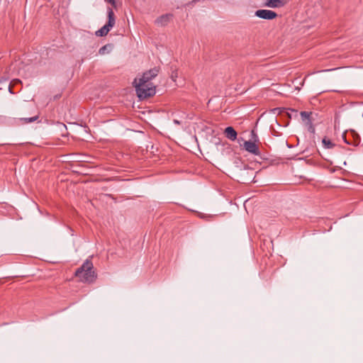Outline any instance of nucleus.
<instances>
[{
  "label": "nucleus",
  "mask_w": 363,
  "mask_h": 363,
  "mask_svg": "<svg viewBox=\"0 0 363 363\" xmlns=\"http://www.w3.org/2000/svg\"><path fill=\"white\" fill-rule=\"evenodd\" d=\"M93 269V263L90 259H87L82 265L76 270L74 275L82 282L93 283L96 279V274Z\"/></svg>",
  "instance_id": "obj_1"
},
{
  "label": "nucleus",
  "mask_w": 363,
  "mask_h": 363,
  "mask_svg": "<svg viewBox=\"0 0 363 363\" xmlns=\"http://www.w3.org/2000/svg\"><path fill=\"white\" fill-rule=\"evenodd\" d=\"M24 116L17 118L18 124L24 125L37 121L39 115L37 113L35 106L32 104H26L21 107Z\"/></svg>",
  "instance_id": "obj_2"
},
{
  "label": "nucleus",
  "mask_w": 363,
  "mask_h": 363,
  "mask_svg": "<svg viewBox=\"0 0 363 363\" xmlns=\"http://www.w3.org/2000/svg\"><path fill=\"white\" fill-rule=\"evenodd\" d=\"M133 84L138 97L141 100L152 96L156 93V86L152 84L137 83V79H135Z\"/></svg>",
  "instance_id": "obj_3"
},
{
  "label": "nucleus",
  "mask_w": 363,
  "mask_h": 363,
  "mask_svg": "<svg viewBox=\"0 0 363 363\" xmlns=\"http://www.w3.org/2000/svg\"><path fill=\"white\" fill-rule=\"evenodd\" d=\"M254 174V169L249 167L247 165L244 164L243 168H239V167L237 166L235 176L238 180L241 183L252 182Z\"/></svg>",
  "instance_id": "obj_4"
},
{
  "label": "nucleus",
  "mask_w": 363,
  "mask_h": 363,
  "mask_svg": "<svg viewBox=\"0 0 363 363\" xmlns=\"http://www.w3.org/2000/svg\"><path fill=\"white\" fill-rule=\"evenodd\" d=\"M108 14V22L103 27H101L99 30L96 32V35L97 36H106L110 30L114 26L116 23V18L114 13L111 8H108L107 9Z\"/></svg>",
  "instance_id": "obj_5"
},
{
  "label": "nucleus",
  "mask_w": 363,
  "mask_h": 363,
  "mask_svg": "<svg viewBox=\"0 0 363 363\" xmlns=\"http://www.w3.org/2000/svg\"><path fill=\"white\" fill-rule=\"evenodd\" d=\"M159 73V69L157 67L150 69L145 72L143 76L137 79V83L152 84L150 80L155 78Z\"/></svg>",
  "instance_id": "obj_6"
},
{
  "label": "nucleus",
  "mask_w": 363,
  "mask_h": 363,
  "mask_svg": "<svg viewBox=\"0 0 363 363\" xmlns=\"http://www.w3.org/2000/svg\"><path fill=\"white\" fill-rule=\"evenodd\" d=\"M255 16L266 20H272L277 16V13L271 10L259 9L255 11Z\"/></svg>",
  "instance_id": "obj_7"
},
{
  "label": "nucleus",
  "mask_w": 363,
  "mask_h": 363,
  "mask_svg": "<svg viewBox=\"0 0 363 363\" xmlns=\"http://www.w3.org/2000/svg\"><path fill=\"white\" fill-rule=\"evenodd\" d=\"M243 148L250 153H252L255 155H259L260 152L258 146L255 144V142L251 140L245 141L243 144Z\"/></svg>",
  "instance_id": "obj_8"
},
{
  "label": "nucleus",
  "mask_w": 363,
  "mask_h": 363,
  "mask_svg": "<svg viewBox=\"0 0 363 363\" xmlns=\"http://www.w3.org/2000/svg\"><path fill=\"white\" fill-rule=\"evenodd\" d=\"M173 15L172 13H166L160 16L155 20V23L160 26H165L172 19Z\"/></svg>",
  "instance_id": "obj_9"
},
{
  "label": "nucleus",
  "mask_w": 363,
  "mask_h": 363,
  "mask_svg": "<svg viewBox=\"0 0 363 363\" xmlns=\"http://www.w3.org/2000/svg\"><path fill=\"white\" fill-rule=\"evenodd\" d=\"M287 0H267L264 6L269 8H280L284 6Z\"/></svg>",
  "instance_id": "obj_10"
},
{
  "label": "nucleus",
  "mask_w": 363,
  "mask_h": 363,
  "mask_svg": "<svg viewBox=\"0 0 363 363\" xmlns=\"http://www.w3.org/2000/svg\"><path fill=\"white\" fill-rule=\"evenodd\" d=\"M224 135L228 139L235 141L237 139L238 133L233 127L228 126L224 130Z\"/></svg>",
  "instance_id": "obj_11"
},
{
  "label": "nucleus",
  "mask_w": 363,
  "mask_h": 363,
  "mask_svg": "<svg viewBox=\"0 0 363 363\" xmlns=\"http://www.w3.org/2000/svg\"><path fill=\"white\" fill-rule=\"evenodd\" d=\"M300 115H301V120L306 124V123H309V121H312V120H311L312 112L301 111L300 113Z\"/></svg>",
  "instance_id": "obj_12"
},
{
  "label": "nucleus",
  "mask_w": 363,
  "mask_h": 363,
  "mask_svg": "<svg viewBox=\"0 0 363 363\" xmlns=\"http://www.w3.org/2000/svg\"><path fill=\"white\" fill-rule=\"evenodd\" d=\"M113 45L111 44L105 45L99 49V53L100 55H105L106 53H109L111 51Z\"/></svg>",
  "instance_id": "obj_13"
},
{
  "label": "nucleus",
  "mask_w": 363,
  "mask_h": 363,
  "mask_svg": "<svg viewBox=\"0 0 363 363\" xmlns=\"http://www.w3.org/2000/svg\"><path fill=\"white\" fill-rule=\"evenodd\" d=\"M323 145L325 148L331 149L335 147V144L329 139L324 138L322 140Z\"/></svg>",
  "instance_id": "obj_14"
},
{
  "label": "nucleus",
  "mask_w": 363,
  "mask_h": 363,
  "mask_svg": "<svg viewBox=\"0 0 363 363\" xmlns=\"http://www.w3.org/2000/svg\"><path fill=\"white\" fill-rule=\"evenodd\" d=\"M308 126V130L309 132L314 133H315V128L313 125L312 121H309V123H306V124Z\"/></svg>",
  "instance_id": "obj_15"
},
{
  "label": "nucleus",
  "mask_w": 363,
  "mask_h": 363,
  "mask_svg": "<svg viewBox=\"0 0 363 363\" xmlns=\"http://www.w3.org/2000/svg\"><path fill=\"white\" fill-rule=\"evenodd\" d=\"M57 125H58V127H59V129H60L61 131H62L63 130H67V127H66V125H65L64 123H57Z\"/></svg>",
  "instance_id": "obj_16"
},
{
  "label": "nucleus",
  "mask_w": 363,
  "mask_h": 363,
  "mask_svg": "<svg viewBox=\"0 0 363 363\" xmlns=\"http://www.w3.org/2000/svg\"><path fill=\"white\" fill-rule=\"evenodd\" d=\"M104 1H106V2L110 3L114 7L116 6V0H104Z\"/></svg>",
  "instance_id": "obj_17"
},
{
  "label": "nucleus",
  "mask_w": 363,
  "mask_h": 363,
  "mask_svg": "<svg viewBox=\"0 0 363 363\" xmlns=\"http://www.w3.org/2000/svg\"><path fill=\"white\" fill-rule=\"evenodd\" d=\"M173 122H174V123H175L177 125L181 124V122L179 120H177V119H174Z\"/></svg>",
  "instance_id": "obj_18"
},
{
  "label": "nucleus",
  "mask_w": 363,
  "mask_h": 363,
  "mask_svg": "<svg viewBox=\"0 0 363 363\" xmlns=\"http://www.w3.org/2000/svg\"><path fill=\"white\" fill-rule=\"evenodd\" d=\"M252 135L255 138H257V136L256 135V134L255 133V131L254 130H252Z\"/></svg>",
  "instance_id": "obj_19"
},
{
  "label": "nucleus",
  "mask_w": 363,
  "mask_h": 363,
  "mask_svg": "<svg viewBox=\"0 0 363 363\" xmlns=\"http://www.w3.org/2000/svg\"><path fill=\"white\" fill-rule=\"evenodd\" d=\"M1 83V80H0V84Z\"/></svg>",
  "instance_id": "obj_20"
},
{
  "label": "nucleus",
  "mask_w": 363,
  "mask_h": 363,
  "mask_svg": "<svg viewBox=\"0 0 363 363\" xmlns=\"http://www.w3.org/2000/svg\"><path fill=\"white\" fill-rule=\"evenodd\" d=\"M362 116H363V113H362Z\"/></svg>",
  "instance_id": "obj_21"
}]
</instances>
